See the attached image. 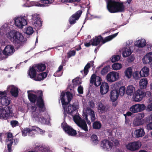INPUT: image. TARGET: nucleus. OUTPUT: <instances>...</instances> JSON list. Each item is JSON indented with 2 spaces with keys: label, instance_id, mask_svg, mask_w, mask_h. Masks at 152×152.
<instances>
[{
  "label": "nucleus",
  "instance_id": "nucleus-17",
  "mask_svg": "<svg viewBox=\"0 0 152 152\" xmlns=\"http://www.w3.org/2000/svg\"><path fill=\"white\" fill-rule=\"evenodd\" d=\"M15 51L13 46L11 45L6 46L2 51V53L5 56L11 55Z\"/></svg>",
  "mask_w": 152,
  "mask_h": 152
},
{
  "label": "nucleus",
  "instance_id": "nucleus-48",
  "mask_svg": "<svg viewBox=\"0 0 152 152\" xmlns=\"http://www.w3.org/2000/svg\"><path fill=\"white\" fill-rule=\"evenodd\" d=\"M34 32L33 28L29 26L26 28V33L28 35H30L32 34Z\"/></svg>",
  "mask_w": 152,
  "mask_h": 152
},
{
  "label": "nucleus",
  "instance_id": "nucleus-41",
  "mask_svg": "<svg viewBox=\"0 0 152 152\" xmlns=\"http://www.w3.org/2000/svg\"><path fill=\"white\" fill-rule=\"evenodd\" d=\"M110 65H107L104 67L101 72V74L102 75H104L110 71Z\"/></svg>",
  "mask_w": 152,
  "mask_h": 152
},
{
  "label": "nucleus",
  "instance_id": "nucleus-14",
  "mask_svg": "<svg viewBox=\"0 0 152 152\" xmlns=\"http://www.w3.org/2000/svg\"><path fill=\"white\" fill-rule=\"evenodd\" d=\"M113 145V143L110 141L104 140L101 141L100 145L104 149L109 151L112 148Z\"/></svg>",
  "mask_w": 152,
  "mask_h": 152
},
{
  "label": "nucleus",
  "instance_id": "nucleus-58",
  "mask_svg": "<svg viewBox=\"0 0 152 152\" xmlns=\"http://www.w3.org/2000/svg\"><path fill=\"white\" fill-rule=\"evenodd\" d=\"M51 0L52 1V0ZM40 2L42 4H50L51 2L50 1V0H41Z\"/></svg>",
  "mask_w": 152,
  "mask_h": 152
},
{
  "label": "nucleus",
  "instance_id": "nucleus-32",
  "mask_svg": "<svg viewBox=\"0 0 152 152\" xmlns=\"http://www.w3.org/2000/svg\"><path fill=\"white\" fill-rule=\"evenodd\" d=\"M10 93L12 96L15 97H17L19 93L18 89L14 86H12L10 89Z\"/></svg>",
  "mask_w": 152,
  "mask_h": 152
},
{
  "label": "nucleus",
  "instance_id": "nucleus-19",
  "mask_svg": "<svg viewBox=\"0 0 152 152\" xmlns=\"http://www.w3.org/2000/svg\"><path fill=\"white\" fill-rule=\"evenodd\" d=\"M144 97L143 90L142 89H138L135 93L134 100L136 102L141 101L142 98Z\"/></svg>",
  "mask_w": 152,
  "mask_h": 152
},
{
  "label": "nucleus",
  "instance_id": "nucleus-33",
  "mask_svg": "<svg viewBox=\"0 0 152 152\" xmlns=\"http://www.w3.org/2000/svg\"><path fill=\"white\" fill-rule=\"evenodd\" d=\"M35 67L38 72H42L44 71L46 68V66L45 64L42 63L39 64L35 66Z\"/></svg>",
  "mask_w": 152,
  "mask_h": 152
},
{
  "label": "nucleus",
  "instance_id": "nucleus-3",
  "mask_svg": "<svg viewBox=\"0 0 152 152\" xmlns=\"http://www.w3.org/2000/svg\"><path fill=\"white\" fill-rule=\"evenodd\" d=\"M107 7L111 13L123 12L125 10V6L122 2H119L114 0H106Z\"/></svg>",
  "mask_w": 152,
  "mask_h": 152
},
{
  "label": "nucleus",
  "instance_id": "nucleus-51",
  "mask_svg": "<svg viewBox=\"0 0 152 152\" xmlns=\"http://www.w3.org/2000/svg\"><path fill=\"white\" fill-rule=\"evenodd\" d=\"M72 82L73 84L75 86L80 85L81 83V82L78 78H75L73 80Z\"/></svg>",
  "mask_w": 152,
  "mask_h": 152
},
{
  "label": "nucleus",
  "instance_id": "nucleus-29",
  "mask_svg": "<svg viewBox=\"0 0 152 152\" xmlns=\"http://www.w3.org/2000/svg\"><path fill=\"white\" fill-rule=\"evenodd\" d=\"M146 41L145 39H139L136 41L134 44L135 46L138 48H142L146 45Z\"/></svg>",
  "mask_w": 152,
  "mask_h": 152
},
{
  "label": "nucleus",
  "instance_id": "nucleus-49",
  "mask_svg": "<svg viewBox=\"0 0 152 152\" xmlns=\"http://www.w3.org/2000/svg\"><path fill=\"white\" fill-rule=\"evenodd\" d=\"M97 76H96V75L95 74H93L91 76V77L90 79V83L91 84H94L95 81L96 80L97 77Z\"/></svg>",
  "mask_w": 152,
  "mask_h": 152
},
{
  "label": "nucleus",
  "instance_id": "nucleus-54",
  "mask_svg": "<svg viewBox=\"0 0 152 152\" xmlns=\"http://www.w3.org/2000/svg\"><path fill=\"white\" fill-rule=\"evenodd\" d=\"M10 124L12 127H14L18 125L19 123L17 121L12 120L11 121Z\"/></svg>",
  "mask_w": 152,
  "mask_h": 152
},
{
  "label": "nucleus",
  "instance_id": "nucleus-9",
  "mask_svg": "<svg viewBox=\"0 0 152 152\" xmlns=\"http://www.w3.org/2000/svg\"><path fill=\"white\" fill-rule=\"evenodd\" d=\"M78 108V103L77 102H75L72 104H69L67 107V109L65 110V114H70L71 115L77 112V110Z\"/></svg>",
  "mask_w": 152,
  "mask_h": 152
},
{
  "label": "nucleus",
  "instance_id": "nucleus-44",
  "mask_svg": "<svg viewBox=\"0 0 152 152\" xmlns=\"http://www.w3.org/2000/svg\"><path fill=\"white\" fill-rule=\"evenodd\" d=\"M112 67L113 70H117L121 69L122 67V66L120 64L115 63L113 64Z\"/></svg>",
  "mask_w": 152,
  "mask_h": 152
},
{
  "label": "nucleus",
  "instance_id": "nucleus-59",
  "mask_svg": "<svg viewBox=\"0 0 152 152\" xmlns=\"http://www.w3.org/2000/svg\"><path fill=\"white\" fill-rule=\"evenodd\" d=\"M146 110L148 111H152V102L147 106Z\"/></svg>",
  "mask_w": 152,
  "mask_h": 152
},
{
  "label": "nucleus",
  "instance_id": "nucleus-21",
  "mask_svg": "<svg viewBox=\"0 0 152 152\" xmlns=\"http://www.w3.org/2000/svg\"><path fill=\"white\" fill-rule=\"evenodd\" d=\"M65 96V93L62 92L61 93V100L62 104L64 109V111H63L64 114V117L65 118L66 116V115L65 114V110L66 109V105L68 104V103L66 102L64 99V96Z\"/></svg>",
  "mask_w": 152,
  "mask_h": 152
},
{
  "label": "nucleus",
  "instance_id": "nucleus-63",
  "mask_svg": "<svg viewBox=\"0 0 152 152\" xmlns=\"http://www.w3.org/2000/svg\"><path fill=\"white\" fill-rule=\"evenodd\" d=\"M6 91H0V99L1 98V97L3 95H6Z\"/></svg>",
  "mask_w": 152,
  "mask_h": 152
},
{
  "label": "nucleus",
  "instance_id": "nucleus-52",
  "mask_svg": "<svg viewBox=\"0 0 152 152\" xmlns=\"http://www.w3.org/2000/svg\"><path fill=\"white\" fill-rule=\"evenodd\" d=\"M76 51L74 50H70L67 53V58H69L71 56H74L75 55Z\"/></svg>",
  "mask_w": 152,
  "mask_h": 152
},
{
  "label": "nucleus",
  "instance_id": "nucleus-15",
  "mask_svg": "<svg viewBox=\"0 0 152 152\" xmlns=\"http://www.w3.org/2000/svg\"><path fill=\"white\" fill-rule=\"evenodd\" d=\"M63 128L65 132L69 135L74 136L77 134L76 131L73 129L71 126L67 124L64 125L63 126Z\"/></svg>",
  "mask_w": 152,
  "mask_h": 152
},
{
  "label": "nucleus",
  "instance_id": "nucleus-61",
  "mask_svg": "<svg viewBox=\"0 0 152 152\" xmlns=\"http://www.w3.org/2000/svg\"><path fill=\"white\" fill-rule=\"evenodd\" d=\"M134 58L133 56H131L128 58V62H132L134 61Z\"/></svg>",
  "mask_w": 152,
  "mask_h": 152
},
{
  "label": "nucleus",
  "instance_id": "nucleus-40",
  "mask_svg": "<svg viewBox=\"0 0 152 152\" xmlns=\"http://www.w3.org/2000/svg\"><path fill=\"white\" fill-rule=\"evenodd\" d=\"M63 66L62 65H61L58 68V69L57 71L54 73L53 75L55 77H58L61 76L62 75V73L61 71L63 69Z\"/></svg>",
  "mask_w": 152,
  "mask_h": 152
},
{
  "label": "nucleus",
  "instance_id": "nucleus-27",
  "mask_svg": "<svg viewBox=\"0 0 152 152\" xmlns=\"http://www.w3.org/2000/svg\"><path fill=\"white\" fill-rule=\"evenodd\" d=\"M37 70L35 69L34 66H33L31 68L29 71L28 75L31 78L34 80L36 76Z\"/></svg>",
  "mask_w": 152,
  "mask_h": 152
},
{
  "label": "nucleus",
  "instance_id": "nucleus-64",
  "mask_svg": "<svg viewBox=\"0 0 152 152\" xmlns=\"http://www.w3.org/2000/svg\"><path fill=\"white\" fill-rule=\"evenodd\" d=\"M89 105L91 107L93 108L94 106V104L93 102L90 101L89 102Z\"/></svg>",
  "mask_w": 152,
  "mask_h": 152
},
{
  "label": "nucleus",
  "instance_id": "nucleus-53",
  "mask_svg": "<svg viewBox=\"0 0 152 152\" xmlns=\"http://www.w3.org/2000/svg\"><path fill=\"white\" fill-rule=\"evenodd\" d=\"M120 58V56L118 55H115L111 59L112 62H114L116 61H118Z\"/></svg>",
  "mask_w": 152,
  "mask_h": 152
},
{
  "label": "nucleus",
  "instance_id": "nucleus-26",
  "mask_svg": "<svg viewBox=\"0 0 152 152\" xmlns=\"http://www.w3.org/2000/svg\"><path fill=\"white\" fill-rule=\"evenodd\" d=\"M143 62L145 64H149L152 61V53L146 54L144 58L142 59Z\"/></svg>",
  "mask_w": 152,
  "mask_h": 152
},
{
  "label": "nucleus",
  "instance_id": "nucleus-35",
  "mask_svg": "<svg viewBox=\"0 0 152 152\" xmlns=\"http://www.w3.org/2000/svg\"><path fill=\"white\" fill-rule=\"evenodd\" d=\"M132 53L129 47L126 48L123 51L122 55L124 57H127L130 55Z\"/></svg>",
  "mask_w": 152,
  "mask_h": 152
},
{
  "label": "nucleus",
  "instance_id": "nucleus-13",
  "mask_svg": "<svg viewBox=\"0 0 152 152\" xmlns=\"http://www.w3.org/2000/svg\"><path fill=\"white\" fill-rule=\"evenodd\" d=\"M15 23L16 26L21 28L27 24V21L24 17H18L15 19Z\"/></svg>",
  "mask_w": 152,
  "mask_h": 152
},
{
  "label": "nucleus",
  "instance_id": "nucleus-55",
  "mask_svg": "<svg viewBox=\"0 0 152 152\" xmlns=\"http://www.w3.org/2000/svg\"><path fill=\"white\" fill-rule=\"evenodd\" d=\"M77 91L79 94H82L83 93V87L80 86L78 87L77 88Z\"/></svg>",
  "mask_w": 152,
  "mask_h": 152
},
{
  "label": "nucleus",
  "instance_id": "nucleus-36",
  "mask_svg": "<svg viewBox=\"0 0 152 152\" xmlns=\"http://www.w3.org/2000/svg\"><path fill=\"white\" fill-rule=\"evenodd\" d=\"M135 89V88L132 85L128 86L126 90V94L129 95L131 96L133 94Z\"/></svg>",
  "mask_w": 152,
  "mask_h": 152
},
{
  "label": "nucleus",
  "instance_id": "nucleus-4",
  "mask_svg": "<svg viewBox=\"0 0 152 152\" xmlns=\"http://www.w3.org/2000/svg\"><path fill=\"white\" fill-rule=\"evenodd\" d=\"M7 35L8 38L12 41L17 47L20 46L23 39V37L21 33L17 31H10Z\"/></svg>",
  "mask_w": 152,
  "mask_h": 152
},
{
  "label": "nucleus",
  "instance_id": "nucleus-30",
  "mask_svg": "<svg viewBox=\"0 0 152 152\" xmlns=\"http://www.w3.org/2000/svg\"><path fill=\"white\" fill-rule=\"evenodd\" d=\"M47 76V74L46 72L41 73L37 75L35 77L34 80L39 81L43 80Z\"/></svg>",
  "mask_w": 152,
  "mask_h": 152
},
{
  "label": "nucleus",
  "instance_id": "nucleus-42",
  "mask_svg": "<svg viewBox=\"0 0 152 152\" xmlns=\"http://www.w3.org/2000/svg\"><path fill=\"white\" fill-rule=\"evenodd\" d=\"M88 115L90 116L91 120L92 121H94L95 120L96 118L95 116L94 112L92 110L88 109Z\"/></svg>",
  "mask_w": 152,
  "mask_h": 152
},
{
  "label": "nucleus",
  "instance_id": "nucleus-37",
  "mask_svg": "<svg viewBox=\"0 0 152 152\" xmlns=\"http://www.w3.org/2000/svg\"><path fill=\"white\" fill-rule=\"evenodd\" d=\"M91 142L94 145H97L99 143V140L97 136L95 134H93L91 136Z\"/></svg>",
  "mask_w": 152,
  "mask_h": 152
},
{
  "label": "nucleus",
  "instance_id": "nucleus-43",
  "mask_svg": "<svg viewBox=\"0 0 152 152\" xmlns=\"http://www.w3.org/2000/svg\"><path fill=\"white\" fill-rule=\"evenodd\" d=\"M102 126L101 124L99 121H96L93 124V128L95 129H99Z\"/></svg>",
  "mask_w": 152,
  "mask_h": 152
},
{
  "label": "nucleus",
  "instance_id": "nucleus-28",
  "mask_svg": "<svg viewBox=\"0 0 152 152\" xmlns=\"http://www.w3.org/2000/svg\"><path fill=\"white\" fill-rule=\"evenodd\" d=\"M28 91V99L31 102L34 103L38 99V96L32 93H29Z\"/></svg>",
  "mask_w": 152,
  "mask_h": 152
},
{
  "label": "nucleus",
  "instance_id": "nucleus-6",
  "mask_svg": "<svg viewBox=\"0 0 152 152\" xmlns=\"http://www.w3.org/2000/svg\"><path fill=\"white\" fill-rule=\"evenodd\" d=\"M73 119L75 123L81 129L86 132L88 131V128L86 121L78 115H75Z\"/></svg>",
  "mask_w": 152,
  "mask_h": 152
},
{
  "label": "nucleus",
  "instance_id": "nucleus-12",
  "mask_svg": "<svg viewBox=\"0 0 152 152\" xmlns=\"http://www.w3.org/2000/svg\"><path fill=\"white\" fill-rule=\"evenodd\" d=\"M119 77V74L115 72H112L106 76L107 80L110 82H113L118 80Z\"/></svg>",
  "mask_w": 152,
  "mask_h": 152
},
{
  "label": "nucleus",
  "instance_id": "nucleus-1",
  "mask_svg": "<svg viewBox=\"0 0 152 152\" xmlns=\"http://www.w3.org/2000/svg\"><path fill=\"white\" fill-rule=\"evenodd\" d=\"M39 94L36 101V105L31 106V109L32 110L31 117L35 121L42 124H45L47 122V119L42 115V113L44 112L46 110L44 100L43 99V93L42 91H39Z\"/></svg>",
  "mask_w": 152,
  "mask_h": 152
},
{
  "label": "nucleus",
  "instance_id": "nucleus-5",
  "mask_svg": "<svg viewBox=\"0 0 152 152\" xmlns=\"http://www.w3.org/2000/svg\"><path fill=\"white\" fill-rule=\"evenodd\" d=\"M118 34V32L109 35L103 39L101 35L96 36L95 37L92 39L90 42L91 45L93 46H96L99 44L100 42H102V44L109 41L112 39L113 38L116 37Z\"/></svg>",
  "mask_w": 152,
  "mask_h": 152
},
{
  "label": "nucleus",
  "instance_id": "nucleus-16",
  "mask_svg": "<svg viewBox=\"0 0 152 152\" xmlns=\"http://www.w3.org/2000/svg\"><path fill=\"white\" fill-rule=\"evenodd\" d=\"M32 19L34 21V24L36 27H37V28L41 27L42 21L39 15L35 14L32 15Z\"/></svg>",
  "mask_w": 152,
  "mask_h": 152
},
{
  "label": "nucleus",
  "instance_id": "nucleus-24",
  "mask_svg": "<svg viewBox=\"0 0 152 152\" xmlns=\"http://www.w3.org/2000/svg\"><path fill=\"white\" fill-rule=\"evenodd\" d=\"M145 132L143 129L140 128L135 130L134 132V134L136 138L142 137L145 134Z\"/></svg>",
  "mask_w": 152,
  "mask_h": 152
},
{
  "label": "nucleus",
  "instance_id": "nucleus-46",
  "mask_svg": "<svg viewBox=\"0 0 152 152\" xmlns=\"http://www.w3.org/2000/svg\"><path fill=\"white\" fill-rule=\"evenodd\" d=\"M101 78L99 76H97L94 83V85L96 86H98L101 84Z\"/></svg>",
  "mask_w": 152,
  "mask_h": 152
},
{
  "label": "nucleus",
  "instance_id": "nucleus-8",
  "mask_svg": "<svg viewBox=\"0 0 152 152\" xmlns=\"http://www.w3.org/2000/svg\"><path fill=\"white\" fill-rule=\"evenodd\" d=\"M82 12L81 10H79L71 16L69 20L70 24L73 25L75 23L76 20H78L81 16Z\"/></svg>",
  "mask_w": 152,
  "mask_h": 152
},
{
  "label": "nucleus",
  "instance_id": "nucleus-18",
  "mask_svg": "<svg viewBox=\"0 0 152 152\" xmlns=\"http://www.w3.org/2000/svg\"><path fill=\"white\" fill-rule=\"evenodd\" d=\"M145 115L144 113H141L138 114V115L134 120L133 124L134 125L137 126L142 125L143 124V119L142 118L144 117Z\"/></svg>",
  "mask_w": 152,
  "mask_h": 152
},
{
  "label": "nucleus",
  "instance_id": "nucleus-39",
  "mask_svg": "<svg viewBox=\"0 0 152 152\" xmlns=\"http://www.w3.org/2000/svg\"><path fill=\"white\" fill-rule=\"evenodd\" d=\"M132 73V69L130 67L127 68L125 72V76L129 78L131 77Z\"/></svg>",
  "mask_w": 152,
  "mask_h": 152
},
{
  "label": "nucleus",
  "instance_id": "nucleus-45",
  "mask_svg": "<svg viewBox=\"0 0 152 152\" xmlns=\"http://www.w3.org/2000/svg\"><path fill=\"white\" fill-rule=\"evenodd\" d=\"M66 95L67 99V101L66 102L68 103V104L70 102L72 98V94L70 92L67 91L66 93Z\"/></svg>",
  "mask_w": 152,
  "mask_h": 152
},
{
  "label": "nucleus",
  "instance_id": "nucleus-23",
  "mask_svg": "<svg viewBox=\"0 0 152 152\" xmlns=\"http://www.w3.org/2000/svg\"><path fill=\"white\" fill-rule=\"evenodd\" d=\"M109 86L105 82L102 83L100 87V92L102 95L106 94L108 91Z\"/></svg>",
  "mask_w": 152,
  "mask_h": 152
},
{
  "label": "nucleus",
  "instance_id": "nucleus-62",
  "mask_svg": "<svg viewBox=\"0 0 152 152\" xmlns=\"http://www.w3.org/2000/svg\"><path fill=\"white\" fill-rule=\"evenodd\" d=\"M147 128L148 130H152V122L149 123L147 125Z\"/></svg>",
  "mask_w": 152,
  "mask_h": 152
},
{
  "label": "nucleus",
  "instance_id": "nucleus-47",
  "mask_svg": "<svg viewBox=\"0 0 152 152\" xmlns=\"http://www.w3.org/2000/svg\"><path fill=\"white\" fill-rule=\"evenodd\" d=\"M125 91V88L124 86H122L118 90L119 94L120 96H123L124 95Z\"/></svg>",
  "mask_w": 152,
  "mask_h": 152
},
{
  "label": "nucleus",
  "instance_id": "nucleus-10",
  "mask_svg": "<svg viewBox=\"0 0 152 152\" xmlns=\"http://www.w3.org/2000/svg\"><path fill=\"white\" fill-rule=\"evenodd\" d=\"M36 129L39 130L40 132L42 130L41 129L36 126H33L31 129L26 128L22 130V135L23 136H25L28 133L29 136L34 137V134H31V132H33V131L35 132Z\"/></svg>",
  "mask_w": 152,
  "mask_h": 152
},
{
  "label": "nucleus",
  "instance_id": "nucleus-7",
  "mask_svg": "<svg viewBox=\"0 0 152 152\" xmlns=\"http://www.w3.org/2000/svg\"><path fill=\"white\" fill-rule=\"evenodd\" d=\"M141 145V144L140 142L134 141L128 143L126 145V148L130 151H135L138 150Z\"/></svg>",
  "mask_w": 152,
  "mask_h": 152
},
{
  "label": "nucleus",
  "instance_id": "nucleus-2",
  "mask_svg": "<svg viewBox=\"0 0 152 152\" xmlns=\"http://www.w3.org/2000/svg\"><path fill=\"white\" fill-rule=\"evenodd\" d=\"M6 95L1 97L0 102L3 106H6L4 108H0V117L7 119V118L12 115L13 108L11 105L8 106L10 102V99Z\"/></svg>",
  "mask_w": 152,
  "mask_h": 152
},
{
  "label": "nucleus",
  "instance_id": "nucleus-57",
  "mask_svg": "<svg viewBox=\"0 0 152 152\" xmlns=\"http://www.w3.org/2000/svg\"><path fill=\"white\" fill-rule=\"evenodd\" d=\"M144 94V97L146 96V97H149L151 96V94L149 91H147L146 92H145L143 91Z\"/></svg>",
  "mask_w": 152,
  "mask_h": 152
},
{
  "label": "nucleus",
  "instance_id": "nucleus-56",
  "mask_svg": "<svg viewBox=\"0 0 152 152\" xmlns=\"http://www.w3.org/2000/svg\"><path fill=\"white\" fill-rule=\"evenodd\" d=\"M33 6L40 7H43L45 6V5L44 4H41L38 2H34Z\"/></svg>",
  "mask_w": 152,
  "mask_h": 152
},
{
  "label": "nucleus",
  "instance_id": "nucleus-22",
  "mask_svg": "<svg viewBox=\"0 0 152 152\" xmlns=\"http://www.w3.org/2000/svg\"><path fill=\"white\" fill-rule=\"evenodd\" d=\"M119 95L118 90H114L111 91L110 98L112 102H114L117 100L118 98Z\"/></svg>",
  "mask_w": 152,
  "mask_h": 152
},
{
  "label": "nucleus",
  "instance_id": "nucleus-38",
  "mask_svg": "<svg viewBox=\"0 0 152 152\" xmlns=\"http://www.w3.org/2000/svg\"><path fill=\"white\" fill-rule=\"evenodd\" d=\"M91 67V64L90 63H88L85 66L84 69L83 70L81 71V72L83 73V72L84 73V76H86L89 72V69Z\"/></svg>",
  "mask_w": 152,
  "mask_h": 152
},
{
  "label": "nucleus",
  "instance_id": "nucleus-34",
  "mask_svg": "<svg viewBox=\"0 0 152 152\" xmlns=\"http://www.w3.org/2000/svg\"><path fill=\"white\" fill-rule=\"evenodd\" d=\"M148 81L146 78H144L140 81V86L141 89L145 88L148 84Z\"/></svg>",
  "mask_w": 152,
  "mask_h": 152
},
{
  "label": "nucleus",
  "instance_id": "nucleus-20",
  "mask_svg": "<svg viewBox=\"0 0 152 152\" xmlns=\"http://www.w3.org/2000/svg\"><path fill=\"white\" fill-rule=\"evenodd\" d=\"M13 135L12 133L9 132L7 134V149L9 152H11L12 150V146L13 142V139H12Z\"/></svg>",
  "mask_w": 152,
  "mask_h": 152
},
{
  "label": "nucleus",
  "instance_id": "nucleus-25",
  "mask_svg": "<svg viewBox=\"0 0 152 152\" xmlns=\"http://www.w3.org/2000/svg\"><path fill=\"white\" fill-rule=\"evenodd\" d=\"M149 73V69L146 66H144L142 68L139 74L142 77H147Z\"/></svg>",
  "mask_w": 152,
  "mask_h": 152
},
{
  "label": "nucleus",
  "instance_id": "nucleus-31",
  "mask_svg": "<svg viewBox=\"0 0 152 152\" xmlns=\"http://www.w3.org/2000/svg\"><path fill=\"white\" fill-rule=\"evenodd\" d=\"M98 110L101 113H104L108 110V108L101 102L98 104Z\"/></svg>",
  "mask_w": 152,
  "mask_h": 152
},
{
  "label": "nucleus",
  "instance_id": "nucleus-11",
  "mask_svg": "<svg viewBox=\"0 0 152 152\" xmlns=\"http://www.w3.org/2000/svg\"><path fill=\"white\" fill-rule=\"evenodd\" d=\"M145 108V106L144 104H135L130 107V110L132 113H135L141 112Z\"/></svg>",
  "mask_w": 152,
  "mask_h": 152
},
{
  "label": "nucleus",
  "instance_id": "nucleus-60",
  "mask_svg": "<svg viewBox=\"0 0 152 152\" xmlns=\"http://www.w3.org/2000/svg\"><path fill=\"white\" fill-rule=\"evenodd\" d=\"M133 75L134 77L136 79H138L139 78V74L137 72H134L133 73Z\"/></svg>",
  "mask_w": 152,
  "mask_h": 152
},
{
  "label": "nucleus",
  "instance_id": "nucleus-50",
  "mask_svg": "<svg viewBox=\"0 0 152 152\" xmlns=\"http://www.w3.org/2000/svg\"><path fill=\"white\" fill-rule=\"evenodd\" d=\"M81 0H59L62 3H72L74 2H79Z\"/></svg>",
  "mask_w": 152,
  "mask_h": 152
}]
</instances>
